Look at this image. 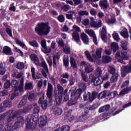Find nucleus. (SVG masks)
Wrapping results in <instances>:
<instances>
[{
	"instance_id": "obj_2",
	"label": "nucleus",
	"mask_w": 131,
	"mask_h": 131,
	"mask_svg": "<svg viewBox=\"0 0 131 131\" xmlns=\"http://www.w3.org/2000/svg\"><path fill=\"white\" fill-rule=\"evenodd\" d=\"M122 50L120 52H117L115 55L116 59H118V62L122 64H124L123 60H128L129 56L127 54V47L124 45H121Z\"/></svg>"
},
{
	"instance_id": "obj_51",
	"label": "nucleus",
	"mask_w": 131,
	"mask_h": 131,
	"mask_svg": "<svg viewBox=\"0 0 131 131\" xmlns=\"http://www.w3.org/2000/svg\"><path fill=\"white\" fill-rule=\"evenodd\" d=\"M6 72V68L3 67V63L0 62V74L1 75H4Z\"/></svg>"
},
{
	"instance_id": "obj_42",
	"label": "nucleus",
	"mask_w": 131,
	"mask_h": 131,
	"mask_svg": "<svg viewBox=\"0 0 131 131\" xmlns=\"http://www.w3.org/2000/svg\"><path fill=\"white\" fill-rule=\"evenodd\" d=\"M25 88L26 90H32L33 89V84L31 82L26 83Z\"/></svg>"
},
{
	"instance_id": "obj_12",
	"label": "nucleus",
	"mask_w": 131,
	"mask_h": 131,
	"mask_svg": "<svg viewBox=\"0 0 131 131\" xmlns=\"http://www.w3.org/2000/svg\"><path fill=\"white\" fill-rule=\"evenodd\" d=\"M121 71L122 76H125L127 73H130L131 72V60L129 62V66H123L121 68Z\"/></svg>"
},
{
	"instance_id": "obj_16",
	"label": "nucleus",
	"mask_w": 131,
	"mask_h": 131,
	"mask_svg": "<svg viewBox=\"0 0 131 131\" xmlns=\"http://www.w3.org/2000/svg\"><path fill=\"white\" fill-rule=\"evenodd\" d=\"M44 99L45 96L43 94L41 98L39 99V103L41 104V107L43 110H46V109H47V107H48V102L47 101V100L43 101Z\"/></svg>"
},
{
	"instance_id": "obj_20",
	"label": "nucleus",
	"mask_w": 131,
	"mask_h": 131,
	"mask_svg": "<svg viewBox=\"0 0 131 131\" xmlns=\"http://www.w3.org/2000/svg\"><path fill=\"white\" fill-rule=\"evenodd\" d=\"M99 6L102 9L107 10L108 7H109V4H108V1L107 0H101L99 2Z\"/></svg>"
},
{
	"instance_id": "obj_13",
	"label": "nucleus",
	"mask_w": 131,
	"mask_h": 131,
	"mask_svg": "<svg viewBox=\"0 0 131 131\" xmlns=\"http://www.w3.org/2000/svg\"><path fill=\"white\" fill-rule=\"evenodd\" d=\"M31 109H32V105L30 104L27 106L24 107L23 110H19L15 112L19 116V115H21V114H27Z\"/></svg>"
},
{
	"instance_id": "obj_38",
	"label": "nucleus",
	"mask_w": 131,
	"mask_h": 131,
	"mask_svg": "<svg viewBox=\"0 0 131 131\" xmlns=\"http://www.w3.org/2000/svg\"><path fill=\"white\" fill-rule=\"evenodd\" d=\"M100 96H101V99H103L106 97H110V92L109 91H104L100 94Z\"/></svg>"
},
{
	"instance_id": "obj_3",
	"label": "nucleus",
	"mask_w": 131,
	"mask_h": 131,
	"mask_svg": "<svg viewBox=\"0 0 131 131\" xmlns=\"http://www.w3.org/2000/svg\"><path fill=\"white\" fill-rule=\"evenodd\" d=\"M30 58L31 61L34 62V64H35V65H37V66L42 67V68L45 69L46 72L47 73H49V69L48 68L47 63H46V61L45 60H42L41 62L40 63L38 57H37V56H36V55L34 54H31L30 55Z\"/></svg>"
},
{
	"instance_id": "obj_35",
	"label": "nucleus",
	"mask_w": 131,
	"mask_h": 131,
	"mask_svg": "<svg viewBox=\"0 0 131 131\" xmlns=\"http://www.w3.org/2000/svg\"><path fill=\"white\" fill-rule=\"evenodd\" d=\"M63 65L65 67H68L69 66V57L68 56H63Z\"/></svg>"
},
{
	"instance_id": "obj_34",
	"label": "nucleus",
	"mask_w": 131,
	"mask_h": 131,
	"mask_svg": "<svg viewBox=\"0 0 131 131\" xmlns=\"http://www.w3.org/2000/svg\"><path fill=\"white\" fill-rule=\"evenodd\" d=\"M29 101L32 102L35 100V95L32 93H29L27 96Z\"/></svg>"
},
{
	"instance_id": "obj_63",
	"label": "nucleus",
	"mask_w": 131,
	"mask_h": 131,
	"mask_svg": "<svg viewBox=\"0 0 131 131\" xmlns=\"http://www.w3.org/2000/svg\"><path fill=\"white\" fill-rule=\"evenodd\" d=\"M62 9H63V11H65V12H67V11H69V10L70 9V6L68 5H64L62 7Z\"/></svg>"
},
{
	"instance_id": "obj_27",
	"label": "nucleus",
	"mask_w": 131,
	"mask_h": 131,
	"mask_svg": "<svg viewBox=\"0 0 131 131\" xmlns=\"http://www.w3.org/2000/svg\"><path fill=\"white\" fill-rule=\"evenodd\" d=\"M103 26V24L102 23V20H99L98 22H94L92 23V27H94V28H100V27H102Z\"/></svg>"
},
{
	"instance_id": "obj_17",
	"label": "nucleus",
	"mask_w": 131,
	"mask_h": 131,
	"mask_svg": "<svg viewBox=\"0 0 131 131\" xmlns=\"http://www.w3.org/2000/svg\"><path fill=\"white\" fill-rule=\"evenodd\" d=\"M106 27L103 26L101 30V36L104 42H107V32Z\"/></svg>"
},
{
	"instance_id": "obj_30",
	"label": "nucleus",
	"mask_w": 131,
	"mask_h": 131,
	"mask_svg": "<svg viewBox=\"0 0 131 131\" xmlns=\"http://www.w3.org/2000/svg\"><path fill=\"white\" fill-rule=\"evenodd\" d=\"M25 122H26V127L28 129H30L32 127V123L30 122V118L27 117L25 120Z\"/></svg>"
},
{
	"instance_id": "obj_21",
	"label": "nucleus",
	"mask_w": 131,
	"mask_h": 131,
	"mask_svg": "<svg viewBox=\"0 0 131 131\" xmlns=\"http://www.w3.org/2000/svg\"><path fill=\"white\" fill-rule=\"evenodd\" d=\"M103 51V49L102 48H99L98 49L96 50V55L93 54L92 55L93 58H94V59H95V60H97V59H98V58H100L101 56V54H102V52Z\"/></svg>"
},
{
	"instance_id": "obj_33",
	"label": "nucleus",
	"mask_w": 131,
	"mask_h": 131,
	"mask_svg": "<svg viewBox=\"0 0 131 131\" xmlns=\"http://www.w3.org/2000/svg\"><path fill=\"white\" fill-rule=\"evenodd\" d=\"M111 49L113 50L114 53H116V51L118 50V44L115 42H113L111 43Z\"/></svg>"
},
{
	"instance_id": "obj_14",
	"label": "nucleus",
	"mask_w": 131,
	"mask_h": 131,
	"mask_svg": "<svg viewBox=\"0 0 131 131\" xmlns=\"http://www.w3.org/2000/svg\"><path fill=\"white\" fill-rule=\"evenodd\" d=\"M47 98L49 99L50 102H52V96H53V85L51 83H48L47 91Z\"/></svg>"
},
{
	"instance_id": "obj_56",
	"label": "nucleus",
	"mask_w": 131,
	"mask_h": 131,
	"mask_svg": "<svg viewBox=\"0 0 131 131\" xmlns=\"http://www.w3.org/2000/svg\"><path fill=\"white\" fill-rule=\"evenodd\" d=\"M78 15H79L80 16H88L89 15V12H88L87 11L81 10L78 12Z\"/></svg>"
},
{
	"instance_id": "obj_57",
	"label": "nucleus",
	"mask_w": 131,
	"mask_h": 131,
	"mask_svg": "<svg viewBox=\"0 0 131 131\" xmlns=\"http://www.w3.org/2000/svg\"><path fill=\"white\" fill-rule=\"evenodd\" d=\"M51 48L47 47V46L42 49V52L45 53H51Z\"/></svg>"
},
{
	"instance_id": "obj_55",
	"label": "nucleus",
	"mask_w": 131,
	"mask_h": 131,
	"mask_svg": "<svg viewBox=\"0 0 131 131\" xmlns=\"http://www.w3.org/2000/svg\"><path fill=\"white\" fill-rule=\"evenodd\" d=\"M62 112L63 111H62V109L59 108H57L54 111V114L55 115L59 116V115H61Z\"/></svg>"
},
{
	"instance_id": "obj_39",
	"label": "nucleus",
	"mask_w": 131,
	"mask_h": 131,
	"mask_svg": "<svg viewBox=\"0 0 131 131\" xmlns=\"http://www.w3.org/2000/svg\"><path fill=\"white\" fill-rule=\"evenodd\" d=\"M31 119H32L34 122H37V120H38V114L33 113L31 117Z\"/></svg>"
},
{
	"instance_id": "obj_53",
	"label": "nucleus",
	"mask_w": 131,
	"mask_h": 131,
	"mask_svg": "<svg viewBox=\"0 0 131 131\" xmlns=\"http://www.w3.org/2000/svg\"><path fill=\"white\" fill-rule=\"evenodd\" d=\"M70 126L68 125H64L61 127V131H70Z\"/></svg>"
},
{
	"instance_id": "obj_25",
	"label": "nucleus",
	"mask_w": 131,
	"mask_h": 131,
	"mask_svg": "<svg viewBox=\"0 0 131 131\" xmlns=\"http://www.w3.org/2000/svg\"><path fill=\"white\" fill-rule=\"evenodd\" d=\"M110 109V105L107 104L100 107L98 112H99V113H102V112H107V111H109Z\"/></svg>"
},
{
	"instance_id": "obj_45",
	"label": "nucleus",
	"mask_w": 131,
	"mask_h": 131,
	"mask_svg": "<svg viewBox=\"0 0 131 131\" xmlns=\"http://www.w3.org/2000/svg\"><path fill=\"white\" fill-rule=\"evenodd\" d=\"M57 90L58 91V94H60L59 95H63L64 94V89L60 84H57Z\"/></svg>"
},
{
	"instance_id": "obj_1",
	"label": "nucleus",
	"mask_w": 131,
	"mask_h": 131,
	"mask_svg": "<svg viewBox=\"0 0 131 131\" xmlns=\"http://www.w3.org/2000/svg\"><path fill=\"white\" fill-rule=\"evenodd\" d=\"M51 28L47 24L41 23L37 25L35 31L38 35L43 36L48 35L50 33Z\"/></svg>"
},
{
	"instance_id": "obj_44",
	"label": "nucleus",
	"mask_w": 131,
	"mask_h": 131,
	"mask_svg": "<svg viewBox=\"0 0 131 131\" xmlns=\"http://www.w3.org/2000/svg\"><path fill=\"white\" fill-rule=\"evenodd\" d=\"M73 15L75 16V12L74 11H71L70 13L66 14V17L67 19L72 20L73 19Z\"/></svg>"
},
{
	"instance_id": "obj_62",
	"label": "nucleus",
	"mask_w": 131,
	"mask_h": 131,
	"mask_svg": "<svg viewBox=\"0 0 131 131\" xmlns=\"http://www.w3.org/2000/svg\"><path fill=\"white\" fill-rule=\"evenodd\" d=\"M82 24H83V25L87 26V25H89L90 24V20L88 18L84 19L82 21Z\"/></svg>"
},
{
	"instance_id": "obj_40",
	"label": "nucleus",
	"mask_w": 131,
	"mask_h": 131,
	"mask_svg": "<svg viewBox=\"0 0 131 131\" xmlns=\"http://www.w3.org/2000/svg\"><path fill=\"white\" fill-rule=\"evenodd\" d=\"M22 75H23V73H19L18 71H16L12 75L13 77H15V78H20V77H22Z\"/></svg>"
},
{
	"instance_id": "obj_8",
	"label": "nucleus",
	"mask_w": 131,
	"mask_h": 131,
	"mask_svg": "<svg viewBox=\"0 0 131 131\" xmlns=\"http://www.w3.org/2000/svg\"><path fill=\"white\" fill-rule=\"evenodd\" d=\"M93 76L94 75L91 74L89 76V77L90 78L91 77L92 78L91 79V82H93L95 86H98V85H100V84L103 83V79L102 78V76H99L97 78L93 77Z\"/></svg>"
},
{
	"instance_id": "obj_46",
	"label": "nucleus",
	"mask_w": 131,
	"mask_h": 131,
	"mask_svg": "<svg viewBox=\"0 0 131 131\" xmlns=\"http://www.w3.org/2000/svg\"><path fill=\"white\" fill-rule=\"evenodd\" d=\"M11 85L13 88H15L14 89H17L19 85V82L17 80H13L11 81Z\"/></svg>"
},
{
	"instance_id": "obj_49",
	"label": "nucleus",
	"mask_w": 131,
	"mask_h": 131,
	"mask_svg": "<svg viewBox=\"0 0 131 131\" xmlns=\"http://www.w3.org/2000/svg\"><path fill=\"white\" fill-rule=\"evenodd\" d=\"M108 72H110L111 74H112V75L115 74V73H118V72H116V71H115V68L112 66L108 68Z\"/></svg>"
},
{
	"instance_id": "obj_9",
	"label": "nucleus",
	"mask_w": 131,
	"mask_h": 131,
	"mask_svg": "<svg viewBox=\"0 0 131 131\" xmlns=\"http://www.w3.org/2000/svg\"><path fill=\"white\" fill-rule=\"evenodd\" d=\"M81 65L82 66V67H84V70L86 73H91V72H93V71H94V67L88 62L82 61L81 63Z\"/></svg>"
},
{
	"instance_id": "obj_29",
	"label": "nucleus",
	"mask_w": 131,
	"mask_h": 131,
	"mask_svg": "<svg viewBox=\"0 0 131 131\" xmlns=\"http://www.w3.org/2000/svg\"><path fill=\"white\" fill-rule=\"evenodd\" d=\"M3 53L6 55H12V50L10 47L5 46L3 48Z\"/></svg>"
},
{
	"instance_id": "obj_28",
	"label": "nucleus",
	"mask_w": 131,
	"mask_h": 131,
	"mask_svg": "<svg viewBox=\"0 0 131 131\" xmlns=\"http://www.w3.org/2000/svg\"><path fill=\"white\" fill-rule=\"evenodd\" d=\"M122 31L120 32V34L123 37L126 38L128 37V32H127V29L125 28H122Z\"/></svg>"
},
{
	"instance_id": "obj_43",
	"label": "nucleus",
	"mask_w": 131,
	"mask_h": 131,
	"mask_svg": "<svg viewBox=\"0 0 131 131\" xmlns=\"http://www.w3.org/2000/svg\"><path fill=\"white\" fill-rule=\"evenodd\" d=\"M112 36L113 38L116 40V41H118L119 40H120V38L119 37V35H118V33H117L116 32H114L112 34Z\"/></svg>"
},
{
	"instance_id": "obj_59",
	"label": "nucleus",
	"mask_w": 131,
	"mask_h": 131,
	"mask_svg": "<svg viewBox=\"0 0 131 131\" xmlns=\"http://www.w3.org/2000/svg\"><path fill=\"white\" fill-rule=\"evenodd\" d=\"M56 41L60 47H64V42L62 39H57Z\"/></svg>"
},
{
	"instance_id": "obj_47",
	"label": "nucleus",
	"mask_w": 131,
	"mask_h": 131,
	"mask_svg": "<svg viewBox=\"0 0 131 131\" xmlns=\"http://www.w3.org/2000/svg\"><path fill=\"white\" fill-rule=\"evenodd\" d=\"M85 55L87 58V59L90 61V62H94V59L92 58V56H91V54L89 53V51H86L85 52Z\"/></svg>"
},
{
	"instance_id": "obj_32",
	"label": "nucleus",
	"mask_w": 131,
	"mask_h": 131,
	"mask_svg": "<svg viewBox=\"0 0 131 131\" xmlns=\"http://www.w3.org/2000/svg\"><path fill=\"white\" fill-rule=\"evenodd\" d=\"M32 107H34V113L36 114H38L39 113V111L40 109L39 108V106L37 105V103H34L32 104Z\"/></svg>"
},
{
	"instance_id": "obj_61",
	"label": "nucleus",
	"mask_w": 131,
	"mask_h": 131,
	"mask_svg": "<svg viewBox=\"0 0 131 131\" xmlns=\"http://www.w3.org/2000/svg\"><path fill=\"white\" fill-rule=\"evenodd\" d=\"M74 4V6H78V5H81L82 4V0H73Z\"/></svg>"
},
{
	"instance_id": "obj_26",
	"label": "nucleus",
	"mask_w": 131,
	"mask_h": 131,
	"mask_svg": "<svg viewBox=\"0 0 131 131\" xmlns=\"http://www.w3.org/2000/svg\"><path fill=\"white\" fill-rule=\"evenodd\" d=\"M55 102L57 106H59L62 102V95L61 94H56L55 95Z\"/></svg>"
},
{
	"instance_id": "obj_22",
	"label": "nucleus",
	"mask_w": 131,
	"mask_h": 131,
	"mask_svg": "<svg viewBox=\"0 0 131 131\" xmlns=\"http://www.w3.org/2000/svg\"><path fill=\"white\" fill-rule=\"evenodd\" d=\"M13 113V110H9L7 111L5 114H3L0 116V121L1 120H4V119H6V117L8 116H10L11 114Z\"/></svg>"
},
{
	"instance_id": "obj_41",
	"label": "nucleus",
	"mask_w": 131,
	"mask_h": 131,
	"mask_svg": "<svg viewBox=\"0 0 131 131\" xmlns=\"http://www.w3.org/2000/svg\"><path fill=\"white\" fill-rule=\"evenodd\" d=\"M27 102V100L26 99H23L18 104V108H22L24 105H26Z\"/></svg>"
},
{
	"instance_id": "obj_31",
	"label": "nucleus",
	"mask_w": 131,
	"mask_h": 131,
	"mask_svg": "<svg viewBox=\"0 0 131 131\" xmlns=\"http://www.w3.org/2000/svg\"><path fill=\"white\" fill-rule=\"evenodd\" d=\"M118 76H119V74L118 73H115L114 75H112L111 78V82H116L118 80Z\"/></svg>"
},
{
	"instance_id": "obj_50",
	"label": "nucleus",
	"mask_w": 131,
	"mask_h": 131,
	"mask_svg": "<svg viewBox=\"0 0 131 131\" xmlns=\"http://www.w3.org/2000/svg\"><path fill=\"white\" fill-rule=\"evenodd\" d=\"M70 62L71 63L72 67H73L74 68H76V62H75V59H74V58L71 57L70 59Z\"/></svg>"
},
{
	"instance_id": "obj_18",
	"label": "nucleus",
	"mask_w": 131,
	"mask_h": 131,
	"mask_svg": "<svg viewBox=\"0 0 131 131\" xmlns=\"http://www.w3.org/2000/svg\"><path fill=\"white\" fill-rule=\"evenodd\" d=\"M47 120H48V119L47 118V116H41L40 117L39 126H40L41 127L46 126V125H47V123H48Z\"/></svg>"
},
{
	"instance_id": "obj_54",
	"label": "nucleus",
	"mask_w": 131,
	"mask_h": 131,
	"mask_svg": "<svg viewBox=\"0 0 131 131\" xmlns=\"http://www.w3.org/2000/svg\"><path fill=\"white\" fill-rule=\"evenodd\" d=\"M115 22H116V19L114 17L108 19L107 21L108 25H111V24H114Z\"/></svg>"
},
{
	"instance_id": "obj_23",
	"label": "nucleus",
	"mask_w": 131,
	"mask_h": 131,
	"mask_svg": "<svg viewBox=\"0 0 131 131\" xmlns=\"http://www.w3.org/2000/svg\"><path fill=\"white\" fill-rule=\"evenodd\" d=\"M129 92H131V87L126 88L122 90L121 92H120L119 95L124 96V95H126V94H128Z\"/></svg>"
},
{
	"instance_id": "obj_58",
	"label": "nucleus",
	"mask_w": 131,
	"mask_h": 131,
	"mask_svg": "<svg viewBox=\"0 0 131 131\" xmlns=\"http://www.w3.org/2000/svg\"><path fill=\"white\" fill-rule=\"evenodd\" d=\"M16 68L19 70L23 69V68H24V63L23 62H18L16 65Z\"/></svg>"
},
{
	"instance_id": "obj_48",
	"label": "nucleus",
	"mask_w": 131,
	"mask_h": 131,
	"mask_svg": "<svg viewBox=\"0 0 131 131\" xmlns=\"http://www.w3.org/2000/svg\"><path fill=\"white\" fill-rule=\"evenodd\" d=\"M29 45L30 46L33 47V48H38V43L34 40L33 41H30Z\"/></svg>"
},
{
	"instance_id": "obj_36",
	"label": "nucleus",
	"mask_w": 131,
	"mask_h": 131,
	"mask_svg": "<svg viewBox=\"0 0 131 131\" xmlns=\"http://www.w3.org/2000/svg\"><path fill=\"white\" fill-rule=\"evenodd\" d=\"M31 72L33 79H39V78H40L39 76H35V69L34 68H31Z\"/></svg>"
},
{
	"instance_id": "obj_7",
	"label": "nucleus",
	"mask_w": 131,
	"mask_h": 131,
	"mask_svg": "<svg viewBox=\"0 0 131 131\" xmlns=\"http://www.w3.org/2000/svg\"><path fill=\"white\" fill-rule=\"evenodd\" d=\"M16 116H18L16 112L15 111L11 117L10 116L9 118H7L6 120L7 126V128H8L9 130L11 129V128H14V125L12 126L13 123H12V121L14 120Z\"/></svg>"
},
{
	"instance_id": "obj_24",
	"label": "nucleus",
	"mask_w": 131,
	"mask_h": 131,
	"mask_svg": "<svg viewBox=\"0 0 131 131\" xmlns=\"http://www.w3.org/2000/svg\"><path fill=\"white\" fill-rule=\"evenodd\" d=\"M12 91H13L14 93L9 95V98L11 100H14L16 97H18L19 96V93L18 90L16 89H13Z\"/></svg>"
},
{
	"instance_id": "obj_64",
	"label": "nucleus",
	"mask_w": 131,
	"mask_h": 131,
	"mask_svg": "<svg viewBox=\"0 0 131 131\" xmlns=\"http://www.w3.org/2000/svg\"><path fill=\"white\" fill-rule=\"evenodd\" d=\"M58 20L61 23L64 22L65 21V17L63 15H60L58 17Z\"/></svg>"
},
{
	"instance_id": "obj_4",
	"label": "nucleus",
	"mask_w": 131,
	"mask_h": 131,
	"mask_svg": "<svg viewBox=\"0 0 131 131\" xmlns=\"http://www.w3.org/2000/svg\"><path fill=\"white\" fill-rule=\"evenodd\" d=\"M21 123H24V118L20 117L18 118L17 121L14 124V128H10V129L9 130V128H4L3 125H0V131H17V128L20 126Z\"/></svg>"
},
{
	"instance_id": "obj_19",
	"label": "nucleus",
	"mask_w": 131,
	"mask_h": 131,
	"mask_svg": "<svg viewBox=\"0 0 131 131\" xmlns=\"http://www.w3.org/2000/svg\"><path fill=\"white\" fill-rule=\"evenodd\" d=\"M80 37L84 45H89L90 43V39L89 38L88 35L84 33H82L81 34Z\"/></svg>"
},
{
	"instance_id": "obj_37",
	"label": "nucleus",
	"mask_w": 131,
	"mask_h": 131,
	"mask_svg": "<svg viewBox=\"0 0 131 131\" xmlns=\"http://www.w3.org/2000/svg\"><path fill=\"white\" fill-rule=\"evenodd\" d=\"M111 61V57L110 56H103L102 58V63H109Z\"/></svg>"
},
{
	"instance_id": "obj_15",
	"label": "nucleus",
	"mask_w": 131,
	"mask_h": 131,
	"mask_svg": "<svg viewBox=\"0 0 131 131\" xmlns=\"http://www.w3.org/2000/svg\"><path fill=\"white\" fill-rule=\"evenodd\" d=\"M11 106H12V102H10L8 100H5L1 104L0 108L2 110V111L0 112V113L4 111L3 108H8L11 107Z\"/></svg>"
},
{
	"instance_id": "obj_5",
	"label": "nucleus",
	"mask_w": 131,
	"mask_h": 131,
	"mask_svg": "<svg viewBox=\"0 0 131 131\" xmlns=\"http://www.w3.org/2000/svg\"><path fill=\"white\" fill-rule=\"evenodd\" d=\"M79 32H80V28L76 25L73 26V30H71V33L72 35V37L75 41L77 42V43H79L80 42V38L79 37V34L78 33Z\"/></svg>"
},
{
	"instance_id": "obj_6",
	"label": "nucleus",
	"mask_w": 131,
	"mask_h": 131,
	"mask_svg": "<svg viewBox=\"0 0 131 131\" xmlns=\"http://www.w3.org/2000/svg\"><path fill=\"white\" fill-rule=\"evenodd\" d=\"M82 91L81 89H78L74 95L72 96V99L69 101V106H72V105H75L76 104V100L80 97Z\"/></svg>"
},
{
	"instance_id": "obj_11",
	"label": "nucleus",
	"mask_w": 131,
	"mask_h": 131,
	"mask_svg": "<svg viewBox=\"0 0 131 131\" xmlns=\"http://www.w3.org/2000/svg\"><path fill=\"white\" fill-rule=\"evenodd\" d=\"M96 98H97V93H96V92H93L92 95L90 92H88V94L83 95L84 101H88L89 100L90 102H93Z\"/></svg>"
},
{
	"instance_id": "obj_52",
	"label": "nucleus",
	"mask_w": 131,
	"mask_h": 131,
	"mask_svg": "<svg viewBox=\"0 0 131 131\" xmlns=\"http://www.w3.org/2000/svg\"><path fill=\"white\" fill-rule=\"evenodd\" d=\"M16 43L18 46H20V47H21L23 49H25L26 50H27V47H26V45H25V43L23 42H21L19 40H16Z\"/></svg>"
},
{
	"instance_id": "obj_60",
	"label": "nucleus",
	"mask_w": 131,
	"mask_h": 131,
	"mask_svg": "<svg viewBox=\"0 0 131 131\" xmlns=\"http://www.w3.org/2000/svg\"><path fill=\"white\" fill-rule=\"evenodd\" d=\"M95 74L97 75H98L99 76H101V74H102V70L100 68H98L96 70H95Z\"/></svg>"
},
{
	"instance_id": "obj_10",
	"label": "nucleus",
	"mask_w": 131,
	"mask_h": 131,
	"mask_svg": "<svg viewBox=\"0 0 131 131\" xmlns=\"http://www.w3.org/2000/svg\"><path fill=\"white\" fill-rule=\"evenodd\" d=\"M84 31L87 34H88V35H89V36L93 38L94 43L95 45H98V42L97 41V36H96L95 31L89 29H85Z\"/></svg>"
}]
</instances>
